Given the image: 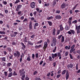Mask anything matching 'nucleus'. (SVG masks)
<instances>
[{
  "label": "nucleus",
  "mask_w": 80,
  "mask_h": 80,
  "mask_svg": "<svg viewBox=\"0 0 80 80\" xmlns=\"http://www.w3.org/2000/svg\"><path fill=\"white\" fill-rule=\"evenodd\" d=\"M2 66H5V65H6V63L5 62H3L2 63Z\"/></svg>",
  "instance_id": "obj_61"
},
{
  "label": "nucleus",
  "mask_w": 80,
  "mask_h": 80,
  "mask_svg": "<svg viewBox=\"0 0 80 80\" xmlns=\"http://www.w3.org/2000/svg\"><path fill=\"white\" fill-rule=\"evenodd\" d=\"M28 43L29 45H33V44L32 43V42H30V41L28 42Z\"/></svg>",
  "instance_id": "obj_35"
},
{
  "label": "nucleus",
  "mask_w": 80,
  "mask_h": 80,
  "mask_svg": "<svg viewBox=\"0 0 80 80\" xmlns=\"http://www.w3.org/2000/svg\"><path fill=\"white\" fill-rule=\"evenodd\" d=\"M69 56L70 57V58H71V59H73V58L72 55H71V54H69Z\"/></svg>",
  "instance_id": "obj_42"
},
{
  "label": "nucleus",
  "mask_w": 80,
  "mask_h": 80,
  "mask_svg": "<svg viewBox=\"0 0 80 80\" xmlns=\"http://www.w3.org/2000/svg\"><path fill=\"white\" fill-rule=\"evenodd\" d=\"M27 60H28V61H30V60H31L30 58V57H28L27 58Z\"/></svg>",
  "instance_id": "obj_48"
},
{
  "label": "nucleus",
  "mask_w": 80,
  "mask_h": 80,
  "mask_svg": "<svg viewBox=\"0 0 80 80\" xmlns=\"http://www.w3.org/2000/svg\"><path fill=\"white\" fill-rule=\"evenodd\" d=\"M37 12L36 11H35L33 12V14L34 16H36V15H37Z\"/></svg>",
  "instance_id": "obj_39"
},
{
  "label": "nucleus",
  "mask_w": 80,
  "mask_h": 80,
  "mask_svg": "<svg viewBox=\"0 0 80 80\" xmlns=\"http://www.w3.org/2000/svg\"><path fill=\"white\" fill-rule=\"evenodd\" d=\"M53 17H52V16H51L50 17H48L47 18V20H50L51 19H53Z\"/></svg>",
  "instance_id": "obj_23"
},
{
  "label": "nucleus",
  "mask_w": 80,
  "mask_h": 80,
  "mask_svg": "<svg viewBox=\"0 0 80 80\" xmlns=\"http://www.w3.org/2000/svg\"><path fill=\"white\" fill-rule=\"evenodd\" d=\"M34 37H35V34H33L31 36V38H34Z\"/></svg>",
  "instance_id": "obj_54"
},
{
  "label": "nucleus",
  "mask_w": 80,
  "mask_h": 80,
  "mask_svg": "<svg viewBox=\"0 0 80 80\" xmlns=\"http://www.w3.org/2000/svg\"><path fill=\"white\" fill-rule=\"evenodd\" d=\"M34 26H36V27H38V23H35V25Z\"/></svg>",
  "instance_id": "obj_51"
},
{
  "label": "nucleus",
  "mask_w": 80,
  "mask_h": 80,
  "mask_svg": "<svg viewBox=\"0 0 80 80\" xmlns=\"http://www.w3.org/2000/svg\"><path fill=\"white\" fill-rule=\"evenodd\" d=\"M74 12H75V13H77L78 12H80V10H75L74 11Z\"/></svg>",
  "instance_id": "obj_50"
},
{
  "label": "nucleus",
  "mask_w": 80,
  "mask_h": 80,
  "mask_svg": "<svg viewBox=\"0 0 80 80\" xmlns=\"http://www.w3.org/2000/svg\"><path fill=\"white\" fill-rule=\"evenodd\" d=\"M42 42H43V41H42V40H40V41H38L37 42V43H38H38H42Z\"/></svg>",
  "instance_id": "obj_53"
},
{
  "label": "nucleus",
  "mask_w": 80,
  "mask_h": 80,
  "mask_svg": "<svg viewBox=\"0 0 80 80\" xmlns=\"http://www.w3.org/2000/svg\"><path fill=\"white\" fill-rule=\"evenodd\" d=\"M35 80H41V79L40 78H35Z\"/></svg>",
  "instance_id": "obj_38"
},
{
  "label": "nucleus",
  "mask_w": 80,
  "mask_h": 80,
  "mask_svg": "<svg viewBox=\"0 0 80 80\" xmlns=\"http://www.w3.org/2000/svg\"><path fill=\"white\" fill-rule=\"evenodd\" d=\"M17 32H14V34H13L14 35V37H15L16 36V35H17Z\"/></svg>",
  "instance_id": "obj_33"
},
{
  "label": "nucleus",
  "mask_w": 80,
  "mask_h": 80,
  "mask_svg": "<svg viewBox=\"0 0 80 80\" xmlns=\"http://www.w3.org/2000/svg\"><path fill=\"white\" fill-rule=\"evenodd\" d=\"M5 33H6L4 31H0V34H2V35H5Z\"/></svg>",
  "instance_id": "obj_20"
},
{
  "label": "nucleus",
  "mask_w": 80,
  "mask_h": 80,
  "mask_svg": "<svg viewBox=\"0 0 80 80\" xmlns=\"http://www.w3.org/2000/svg\"><path fill=\"white\" fill-rule=\"evenodd\" d=\"M48 60L50 62H51V61H52V57L49 56V58H48Z\"/></svg>",
  "instance_id": "obj_27"
},
{
  "label": "nucleus",
  "mask_w": 80,
  "mask_h": 80,
  "mask_svg": "<svg viewBox=\"0 0 80 80\" xmlns=\"http://www.w3.org/2000/svg\"><path fill=\"white\" fill-rule=\"evenodd\" d=\"M66 80H68V77H69V73H68L67 71L66 72Z\"/></svg>",
  "instance_id": "obj_14"
},
{
  "label": "nucleus",
  "mask_w": 80,
  "mask_h": 80,
  "mask_svg": "<svg viewBox=\"0 0 80 80\" xmlns=\"http://www.w3.org/2000/svg\"><path fill=\"white\" fill-rule=\"evenodd\" d=\"M4 74L5 75V76H6V77H7V75H8V73H7V72H4Z\"/></svg>",
  "instance_id": "obj_43"
},
{
  "label": "nucleus",
  "mask_w": 80,
  "mask_h": 80,
  "mask_svg": "<svg viewBox=\"0 0 80 80\" xmlns=\"http://www.w3.org/2000/svg\"><path fill=\"white\" fill-rule=\"evenodd\" d=\"M68 33L69 35H72V32H71V31H68Z\"/></svg>",
  "instance_id": "obj_49"
},
{
  "label": "nucleus",
  "mask_w": 80,
  "mask_h": 80,
  "mask_svg": "<svg viewBox=\"0 0 80 80\" xmlns=\"http://www.w3.org/2000/svg\"><path fill=\"white\" fill-rule=\"evenodd\" d=\"M77 23V20H75L72 21V23Z\"/></svg>",
  "instance_id": "obj_34"
},
{
  "label": "nucleus",
  "mask_w": 80,
  "mask_h": 80,
  "mask_svg": "<svg viewBox=\"0 0 80 80\" xmlns=\"http://www.w3.org/2000/svg\"><path fill=\"white\" fill-rule=\"evenodd\" d=\"M68 68H72L73 67V64H70L69 65H68Z\"/></svg>",
  "instance_id": "obj_18"
},
{
  "label": "nucleus",
  "mask_w": 80,
  "mask_h": 80,
  "mask_svg": "<svg viewBox=\"0 0 80 80\" xmlns=\"http://www.w3.org/2000/svg\"><path fill=\"white\" fill-rule=\"evenodd\" d=\"M16 53H14V57H20V52H19V51H17L16 52Z\"/></svg>",
  "instance_id": "obj_5"
},
{
  "label": "nucleus",
  "mask_w": 80,
  "mask_h": 80,
  "mask_svg": "<svg viewBox=\"0 0 80 80\" xmlns=\"http://www.w3.org/2000/svg\"><path fill=\"white\" fill-rule=\"evenodd\" d=\"M50 75V72H49L47 74V77H49Z\"/></svg>",
  "instance_id": "obj_63"
},
{
  "label": "nucleus",
  "mask_w": 80,
  "mask_h": 80,
  "mask_svg": "<svg viewBox=\"0 0 80 80\" xmlns=\"http://www.w3.org/2000/svg\"><path fill=\"white\" fill-rule=\"evenodd\" d=\"M29 29H32V22H29Z\"/></svg>",
  "instance_id": "obj_12"
},
{
  "label": "nucleus",
  "mask_w": 80,
  "mask_h": 80,
  "mask_svg": "<svg viewBox=\"0 0 80 80\" xmlns=\"http://www.w3.org/2000/svg\"><path fill=\"white\" fill-rule=\"evenodd\" d=\"M57 57V54L55 53L52 54V58L53 59L55 58V57Z\"/></svg>",
  "instance_id": "obj_11"
},
{
  "label": "nucleus",
  "mask_w": 80,
  "mask_h": 80,
  "mask_svg": "<svg viewBox=\"0 0 80 80\" xmlns=\"http://www.w3.org/2000/svg\"><path fill=\"white\" fill-rule=\"evenodd\" d=\"M77 53H78L79 54V55H80V51L79 50H78L77 51Z\"/></svg>",
  "instance_id": "obj_64"
},
{
  "label": "nucleus",
  "mask_w": 80,
  "mask_h": 80,
  "mask_svg": "<svg viewBox=\"0 0 80 80\" xmlns=\"http://www.w3.org/2000/svg\"><path fill=\"white\" fill-rule=\"evenodd\" d=\"M21 44L22 45V49L23 50V48H26V46H25V45L23 42H21Z\"/></svg>",
  "instance_id": "obj_13"
},
{
  "label": "nucleus",
  "mask_w": 80,
  "mask_h": 80,
  "mask_svg": "<svg viewBox=\"0 0 80 80\" xmlns=\"http://www.w3.org/2000/svg\"><path fill=\"white\" fill-rule=\"evenodd\" d=\"M75 44H73L71 47V49L70 51V52L71 53H72V52H74L75 50V49L74 48H75Z\"/></svg>",
  "instance_id": "obj_3"
},
{
  "label": "nucleus",
  "mask_w": 80,
  "mask_h": 80,
  "mask_svg": "<svg viewBox=\"0 0 80 80\" xmlns=\"http://www.w3.org/2000/svg\"><path fill=\"white\" fill-rule=\"evenodd\" d=\"M2 61H3L4 62H5L6 61V58L5 57H3L1 58Z\"/></svg>",
  "instance_id": "obj_19"
},
{
  "label": "nucleus",
  "mask_w": 80,
  "mask_h": 80,
  "mask_svg": "<svg viewBox=\"0 0 80 80\" xmlns=\"http://www.w3.org/2000/svg\"><path fill=\"white\" fill-rule=\"evenodd\" d=\"M49 5H50V4L49 3H48V4L47 3H45V6H49Z\"/></svg>",
  "instance_id": "obj_52"
},
{
  "label": "nucleus",
  "mask_w": 80,
  "mask_h": 80,
  "mask_svg": "<svg viewBox=\"0 0 80 80\" xmlns=\"http://www.w3.org/2000/svg\"><path fill=\"white\" fill-rule=\"evenodd\" d=\"M70 28V27H68V26H66L65 27V29L66 30H68Z\"/></svg>",
  "instance_id": "obj_17"
},
{
  "label": "nucleus",
  "mask_w": 80,
  "mask_h": 80,
  "mask_svg": "<svg viewBox=\"0 0 80 80\" xmlns=\"http://www.w3.org/2000/svg\"><path fill=\"white\" fill-rule=\"evenodd\" d=\"M62 37V39H61V42L62 43L63 42H64V41H65V38H64V37L63 36H62V35H60L59 36L58 38V39H60L61 38V37Z\"/></svg>",
  "instance_id": "obj_2"
},
{
  "label": "nucleus",
  "mask_w": 80,
  "mask_h": 80,
  "mask_svg": "<svg viewBox=\"0 0 80 80\" xmlns=\"http://www.w3.org/2000/svg\"><path fill=\"white\" fill-rule=\"evenodd\" d=\"M27 38L25 37L24 38V42H27Z\"/></svg>",
  "instance_id": "obj_55"
},
{
  "label": "nucleus",
  "mask_w": 80,
  "mask_h": 80,
  "mask_svg": "<svg viewBox=\"0 0 80 80\" xmlns=\"http://www.w3.org/2000/svg\"><path fill=\"white\" fill-rule=\"evenodd\" d=\"M23 22H28V19L27 18H25L23 21Z\"/></svg>",
  "instance_id": "obj_25"
},
{
  "label": "nucleus",
  "mask_w": 80,
  "mask_h": 80,
  "mask_svg": "<svg viewBox=\"0 0 80 80\" xmlns=\"http://www.w3.org/2000/svg\"><path fill=\"white\" fill-rule=\"evenodd\" d=\"M56 42H57V40L55 38H53L52 40V42L51 43V46L55 47L56 45Z\"/></svg>",
  "instance_id": "obj_1"
},
{
  "label": "nucleus",
  "mask_w": 80,
  "mask_h": 80,
  "mask_svg": "<svg viewBox=\"0 0 80 80\" xmlns=\"http://www.w3.org/2000/svg\"><path fill=\"white\" fill-rule=\"evenodd\" d=\"M5 13H8V11L7 10H5Z\"/></svg>",
  "instance_id": "obj_60"
},
{
  "label": "nucleus",
  "mask_w": 80,
  "mask_h": 80,
  "mask_svg": "<svg viewBox=\"0 0 80 80\" xmlns=\"http://www.w3.org/2000/svg\"><path fill=\"white\" fill-rule=\"evenodd\" d=\"M56 3H57V2H56V1L54 0L53 1V4H52L53 5L55 6V5H56Z\"/></svg>",
  "instance_id": "obj_31"
},
{
  "label": "nucleus",
  "mask_w": 80,
  "mask_h": 80,
  "mask_svg": "<svg viewBox=\"0 0 80 80\" xmlns=\"http://www.w3.org/2000/svg\"><path fill=\"white\" fill-rule=\"evenodd\" d=\"M76 70H78V64L76 65Z\"/></svg>",
  "instance_id": "obj_62"
},
{
  "label": "nucleus",
  "mask_w": 80,
  "mask_h": 80,
  "mask_svg": "<svg viewBox=\"0 0 80 80\" xmlns=\"http://www.w3.org/2000/svg\"><path fill=\"white\" fill-rule=\"evenodd\" d=\"M8 51L9 52H12V49H11V48H8Z\"/></svg>",
  "instance_id": "obj_32"
},
{
  "label": "nucleus",
  "mask_w": 80,
  "mask_h": 80,
  "mask_svg": "<svg viewBox=\"0 0 80 80\" xmlns=\"http://www.w3.org/2000/svg\"><path fill=\"white\" fill-rule=\"evenodd\" d=\"M13 75L15 76H16V75H17V72H16L14 71L13 74Z\"/></svg>",
  "instance_id": "obj_37"
},
{
  "label": "nucleus",
  "mask_w": 80,
  "mask_h": 80,
  "mask_svg": "<svg viewBox=\"0 0 80 80\" xmlns=\"http://www.w3.org/2000/svg\"><path fill=\"white\" fill-rule=\"evenodd\" d=\"M22 5H19L17 6V7H18V8H21V7H22Z\"/></svg>",
  "instance_id": "obj_40"
},
{
  "label": "nucleus",
  "mask_w": 80,
  "mask_h": 80,
  "mask_svg": "<svg viewBox=\"0 0 80 80\" xmlns=\"http://www.w3.org/2000/svg\"><path fill=\"white\" fill-rule=\"evenodd\" d=\"M66 7V5H65V3H62V4L61 6V8H65Z\"/></svg>",
  "instance_id": "obj_10"
},
{
  "label": "nucleus",
  "mask_w": 80,
  "mask_h": 80,
  "mask_svg": "<svg viewBox=\"0 0 80 80\" xmlns=\"http://www.w3.org/2000/svg\"><path fill=\"white\" fill-rule=\"evenodd\" d=\"M55 18L56 19H61L62 17L60 15H58L56 16Z\"/></svg>",
  "instance_id": "obj_15"
},
{
  "label": "nucleus",
  "mask_w": 80,
  "mask_h": 80,
  "mask_svg": "<svg viewBox=\"0 0 80 80\" xmlns=\"http://www.w3.org/2000/svg\"><path fill=\"white\" fill-rule=\"evenodd\" d=\"M20 0H17L16 2H15V4H16L17 3H18L20 2Z\"/></svg>",
  "instance_id": "obj_30"
},
{
  "label": "nucleus",
  "mask_w": 80,
  "mask_h": 80,
  "mask_svg": "<svg viewBox=\"0 0 80 80\" xmlns=\"http://www.w3.org/2000/svg\"><path fill=\"white\" fill-rule=\"evenodd\" d=\"M66 73V69L64 70L62 72V75H64Z\"/></svg>",
  "instance_id": "obj_26"
},
{
  "label": "nucleus",
  "mask_w": 80,
  "mask_h": 80,
  "mask_svg": "<svg viewBox=\"0 0 80 80\" xmlns=\"http://www.w3.org/2000/svg\"><path fill=\"white\" fill-rule=\"evenodd\" d=\"M56 32V29L55 28H54L53 30L52 34L53 35H55V32Z\"/></svg>",
  "instance_id": "obj_16"
},
{
  "label": "nucleus",
  "mask_w": 80,
  "mask_h": 80,
  "mask_svg": "<svg viewBox=\"0 0 80 80\" xmlns=\"http://www.w3.org/2000/svg\"><path fill=\"white\" fill-rule=\"evenodd\" d=\"M35 3L34 2H31L30 4V6L32 8H35Z\"/></svg>",
  "instance_id": "obj_7"
},
{
  "label": "nucleus",
  "mask_w": 80,
  "mask_h": 80,
  "mask_svg": "<svg viewBox=\"0 0 80 80\" xmlns=\"http://www.w3.org/2000/svg\"><path fill=\"white\" fill-rule=\"evenodd\" d=\"M47 46H48L47 42H46V41L44 42V47H44V48H47Z\"/></svg>",
  "instance_id": "obj_9"
},
{
  "label": "nucleus",
  "mask_w": 80,
  "mask_h": 80,
  "mask_svg": "<svg viewBox=\"0 0 80 80\" xmlns=\"http://www.w3.org/2000/svg\"><path fill=\"white\" fill-rule=\"evenodd\" d=\"M48 23L49 25L50 26H52V22L51 21H48Z\"/></svg>",
  "instance_id": "obj_24"
},
{
  "label": "nucleus",
  "mask_w": 80,
  "mask_h": 80,
  "mask_svg": "<svg viewBox=\"0 0 80 80\" xmlns=\"http://www.w3.org/2000/svg\"><path fill=\"white\" fill-rule=\"evenodd\" d=\"M59 27H60L59 30H60V32H61V31H63L64 29L63 27V25H62V24H61Z\"/></svg>",
  "instance_id": "obj_8"
},
{
  "label": "nucleus",
  "mask_w": 80,
  "mask_h": 80,
  "mask_svg": "<svg viewBox=\"0 0 80 80\" xmlns=\"http://www.w3.org/2000/svg\"><path fill=\"white\" fill-rule=\"evenodd\" d=\"M25 77V74H23L22 76V80H24V78Z\"/></svg>",
  "instance_id": "obj_29"
},
{
  "label": "nucleus",
  "mask_w": 80,
  "mask_h": 80,
  "mask_svg": "<svg viewBox=\"0 0 80 80\" xmlns=\"http://www.w3.org/2000/svg\"><path fill=\"white\" fill-rule=\"evenodd\" d=\"M20 61L21 62H22V55L21 56V57L20 59Z\"/></svg>",
  "instance_id": "obj_47"
},
{
  "label": "nucleus",
  "mask_w": 80,
  "mask_h": 80,
  "mask_svg": "<svg viewBox=\"0 0 80 80\" xmlns=\"http://www.w3.org/2000/svg\"><path fill=\"white\" fill-rule=\"evenodd\" d=\"M3 3L4 5H7V2L6 1H4L3 2Z\"/></svg>",
  "instance_id": "obj_59"
},
{
  "label": "nucleus",
  "mask_w": 80,
  "mask_h": 80,
  "mask_svg": "<svg viewBox=\"0 0 80 80\" xmlns=\"http://www.w3.org/2000/svg\"><path fill=\"white\" fill-rule=\"evenodd\" d=\"M68 52H66L65 53V56H68Z\"/></svg>",
  "instance_id": "obj_44"
},
{
  "label": "nucleus",
  "mask_w": 80,
  "mask_h": 80,
  "mask_svg": "<svg viewBox=\"0 0 80 80\" xmlns=\"http://www.w3.org/2000/svg\"><path fill=\"white\" fill-rule=\"evenodd\" d=\"M60 32V30H58L57 31V34H58H58H59Z\"/></svg>",
  "instance_id": "obj_45"
},
{
  "label": "nucleus",
  "mask_w": 80,
  "mask_h": 80,
  "mask_svg": "<svg viewBox=\"0 0 80 80\" xmlns=\"http://www.w3.org/2000/svg\"><path fill=\"white\" fill-rule=\"evenodd\" d=\"M65 49H68V50H70V46H66L65 47Z\"/></svg>",
  "instance_id": "obj_21"
},
{
  "label": "nucleus",
  "mask_w": 80,
  "mask_h": 80,
  "mask_svg": "<svg viewBox=\"0 0 80 80\" xmlns=\"http://www.w3.org/2000/svg\"><path fill=\"white\" fill-rule=\"evenodd\" d=\"M76 30H77V34L80 33V25L79 26L77 25L76 26Z\"/></svg>",
  "instance_id": "obj_4"
},
{
  "label": "nucleus",
  "mask_w": 80,
  "mask_h": 80,
  "mask_svg": "<svg viewBox=\"0 0 80 80\" xmlns=\"http://www.w3.org/2000/svg\"><path fill=\"white\" fill-rule=\"evenodd\" d=\"M12 75H13V73L12 72H10L8 76V77H11L12 76Z\"/></svg>",
  "instance_id": "obj_22"
},
{
  "label": "nucleus",
  "mask_w": 80,
  "mask_h": 80,
  "mask_svg": "<svg viewBox=\"0 0 80 80\" xmlns=\"http://www.w3.org/2000/svg\"><path fill=\"white\" fill-rule=\"evenodd\" d=\"M19 73H20V76H22L23 74L25 73V72L24 71V69H23L20 70Z\"/></svg>",
  "instance_id": "obj_6"
},
{
  "label": "nucleus",
  "mask_w": 80,
  "mask_h": 80,
  "mask_svg": "<svg viewBox=\"0 0 80 80\" xmlns=\"http://www.w3.org/2000/svg\"><path fill=\"white\" fill-rule=\"evenodd\" d=\"M13 58V55L12 54L11 55V56L9 57L10 59H12V58Z\"/></svg>",
  "instance_id": "obj_58"
},
{
  "label": "nucleus",
  "mask_w": 80,
  "mask_h": 80,
  "mask_svg": "<svg viewBox=\"0 0 80 80\" xmlns=\"http://www.w3.org/2000/svg\"><path fill=\"white\" fill-rule=\"evenodd\" d=\"M60 10H57L56 12V13H60Z\"/></svg>",
  "instance_id": "obj_56"
},
{
  "label": "nucleus",
  "mask_w": 80,
  "mask_h": 80,
  "mask_svg": "<svg viewBox=\"0 0 80 80\" xmlns=\"http://www.w3.org/2000/svg\"><path fill=\"white\" fill-rule=\"evenodd\" d=\"M60 76H61L60 74H58L57 76L56 77L57 78H59V77H60Z\"/></svg>",
  "instance_id": "obj_57"
},
{
  "label": "nucleus",
  "mask_w": 80,
  "mask_h": 80,
  "mask_svg": "<svg viewBox=\"0 0 80 80\" xmlns=\"http://www.w3.org/2000/svg\"><path fill=\"white\" fill-rule=\"evenodd\" d=\"M8 71L9 72H12V69L11 68H9V70H8Z\"/></svg>",
  "instance_id": "obj_41"
},
{
  "label": "nucleus",
  "mask_w": 80,
  "mask_h": 80,
  "mask_svg": "<svg viewBox=\"0 0 80 80\" xmlns=\"http://www.w3.org/2000/svg\"><path fill=\"white\" fill-rule=\"evenodd\" d=\"M12 64L10 62L8 63L7 64V67H10Z\"/></svg>",
  "instance_id": "obj_36"
},
{
  "label": "nucleus",
  "mask_w": 80,
  "mask_h": 80,
  "mask_svg": "<svg viewBox=\"0 0 80 80\" xmlns=\"http://www.w3.org/2000/svg\"><path fill=\"white\" fill-rule=\"evenodd\" d=\"M57 55H58V57H60L61 56H62L61 54H60V52H58V53Z\"/></svg>",
  "instance_id": "obj_46"
},
{
  "label": "nucleus",
  "mask_w": 80,
  "mask_h": 80,
  "mask_svg": "<svg viewBox=\"0 0 80 80\" xmlns=\"http://www.w3.org/2000/svg\"><path fill=\"white\" fill-rule=\"evenodd\" d=\"M70 31L72 33V34H75V31L72 30H70Z\"/></svg>",
  "instance_id": "obj_28"
}]
</instances>
